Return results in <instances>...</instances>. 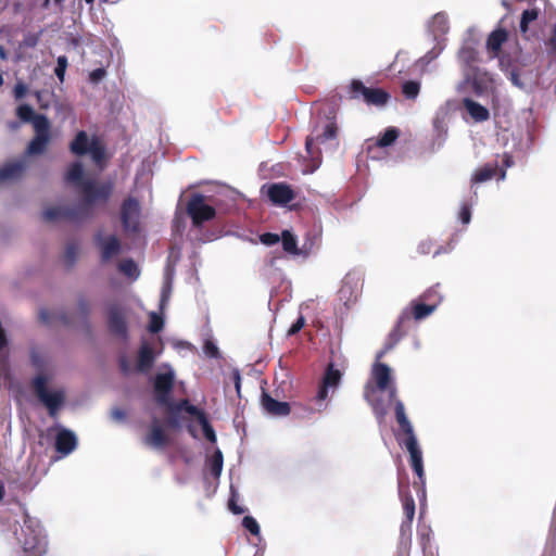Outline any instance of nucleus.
I'll use <instances>...</instances> for the list:
<instances>
[{
    "label": "nucleus",
    "mask_w": 556,
    "mask_h": 556,
    "mask_svg": "<svg viewBox=\"0 0 556 556\" xmlns=\"http://www.w3.org/2000/svg\"><path fill=\"white\" fill-rule=\"evenodd\" d=\"M155 362V354L152 348L143 342L138 352L137 370L139 372H148Z\"/></svg>",
    "instance_id": "22"
},
{
    "label": "nucleus",
    "mask_w": 556,
    "mask_h": 556,
    "mask_svg": "<svg viewBox=\"0 0 556 556\" xmlns=\"http://www.w3.org/2000/svg\"><path fill=\"white\" fill-rule=\"evenodd\" d=\"M440 285L437 283L435 286L429 288L420 295V301H425L426 303L433 304L434 309L438 307V305L442 301V295L439 292Z\"/></svg>",
    "instance_id": "34"
},
{
    "label": "nucleus",
    "mask_w": 556,
    "mask_h": 556,
    "mask_svg": "<svg viewBox=\"0 0 556 556\" xmlns=\"http://www.w3.org/2000/svg\"><path fill=\"white\" fill-rule=\"evenodd\" d=\"M118 269H119L121 273H123L125 276H127L129 278L136 279L139 276L138 266L135 263V261L131 260V258H127V260L122 261L118 264Z\"/></svg>",
    "instance_id": "36"
},
{
    "label": "nucleus",
    "mask_w": 556,
    "mask_h": 556,
    "mask_svg": "<svg viewBox=\"0 0 556 556\" xmlns=\"http://www.w3.org/2000/svg\"><path fill=\"white\" fill-rule=\"evenodd\" d=\"M34 132L35 135L25 150V153L29 156L43 154L52 139L51 124L47 116L37 118Z\"/></svg>",
    "instance_id": "5"
},
{
    "label": "nucleus",
    "mask_w": 556,
    "mask_h": 556,
    "mask_svg": "<svg viewBox=\"0 0 556 556\" xmlns=\"http://www.w3.org/2000/svg\"><path fill=\"white\" fill-rule=\"evenodd\" d=\"M119 369L124 375H127L129 372V363L126 356H122L119 358Z\"/></svg>",
    "instance_id": "63"
},
{
    "label": "nucleus",
    "mask_w": 556,
    "mask_h": 556,
    "mask_svg": "<svg viewBox=\"0 0 556 556\" xmlns=\"http://www.w3.org/2000/svg\"><path fill=\"white\" fill-rule=\"evenodd\" d=\"M341 379V371L334 368L332 363H329L325 369L319 389L313 399L316 407L295 405L294 414L300 418H311L314 414L324 412L327 408L326 400L329 389L339 387Z\"/></svg>",
    "instance_id": "2"
},
{
    "label": "nucleus",
    "mask_w": 556,
    "mask_h": 556,
    "mask_svg": "<svg viewBox=\"0 0 556 556\" xmlns=\"http://www.w3.org/2000/svg\"><path fill=\"white\" fill-rule=\"evenodd\" d=\"M418 541L422 547L431 546L432 544V530L429 526H421L418 528Z\"/></svg>",
    "instance_id": "43"
},
{
    "label": "nucleus",
    "mask_w": 556,
    "mask_h": 556,
    "mask_svg": "<svg viewBox=\"0 0 556 556\" xmlns=\"http://www.w3.org/2000/svg\"><path fill=\"white\" fill-rule=\"evenodd\" d=\"M91 142L89 141L86 131L80 130L76 134L74 140L70 144V150L75 155H85L90 149Z\"/></svg>",
    "instance_id": "28"
},
{
    "label": "nucleus",
    "mask_w": 556,
    "mask_h": 556,
    "mask_svg": "<svg viewBox=\"0 0 556 556\" xmlns=\"http://www.w3.org/2000/svg\"><path fill=\"white\" fill-rule=\"evenodd\" d=\"M497 162L488 163L482 167L478 168L471 177V184L477 185L491 180L497 173Z\"/></svg>",
    "instance_id": "27"
},
{
    "label": "nucleus",
    "mask_w": 556,
    "mask_h": 556,
    "mask_svg": "<svg viewBox=\"0 0 556 556\" xmlns=\"http://www.w3.org/2000/svg\"><path fill=\"white\" fill-rule=\"evenodd\" d=\"M267 195L269 200L278 205H285L293 201L295 193L292 188L285 182H276L268 187Z\"/></svg>",
    "instance_id": "15"
},
{
    "label": "nucleus",
    "mask_w": 556,
    "mask_h": 556,
    "mask_svg": "<svg viewBox=\"0 0 556 556\" xmlns=\"http://www.w3.org/2000/svg\"><path fill=\"white\" fill-rule=\"evenodd\" d=\"M163 326H164L163 318L160 315H157L156 313H151L149 326H148L149 331L151 333H157L163 329Z\"/></svg>",
    "instance_id": "46"
},
{
    "label": "nucleus",
    "mask_w": 556,
    "mask_h": 556,
    "mask_svg": "<svg viewBox=\"0 0 556 556\" xmlns=\"http://www.w3.org/2000/svg\"><path fill=\"white\" fill-rule=\"evenodd\" d=\"M24 538L21 539L23 551L27 556H41L45 553L46 544L39 531L33 529L27 521L22 527Z\"/></svg>",
    "instance_id": "10"
},
{
    "label": "nucleus",
    "mask_w": 556,
    "mask_h": 556,
    "mask_svg": "<svg viewBox=\"0 0 556 556\" xmlns=\"http://www.w3.org/2000/svg\"><path fill=\"white\" fill-rule=\"evenodd\" d=\"M305 325V318L303 315H300L299 318L291 325L288 329L287 334L289 337L296 334Z\"/></svg>",
    "instance_id": "54"
},
{
    "label": "nucleus",
    "mask_w": 556,
    "mask_h": 556,
    "mask_svg": "<svg viewBox=\"0 0 556 556\" xmlns=\"http://www.w3.org/2000/svg\"><path fill=\"white\" fill-rule=\"evenodd\" d=\"M410 321V316L407 312H403L393 329L388 334L383 348L378 352L377 358H382L388 352H390L407 333V324Z\"/></svg>",
    "instance_id": "11"
},
{
    "label": "nucleus",
    "mask_w": 556,
    "mask_h": 556,
    "mask_svg": "<svg viewBox=\"0 0 556 556\" xmlns=\"http://www.w3.org/2000/svg\"><path fill=\"white\" fill-rule=\"evenodd\" d=\"M547 46L553 52H556V25H554L551 30V35L547 40Z\"/></svg>",
    "instance_id": "61"
},
{
    "label": "nucleus",
    "mask_w": 556,
    "mask_h": 556,
    "mask_svg": "<svg viewBox=\"0 0 556 556\" xmlns=\"http://www.w3.org/2000/svg\"><path fill=\"white\" fill-rule=\"evenodd\" d=\"M43 33L45 29L41 28L37 33L25 34L22 40V46L25 48H35L39 43Z\"/></svg>",
    "instance_id": "42"
},
{
    "label": "nucleus",
    "mask_w": 556,
    "mask_h": 556,
    "mask_svg": "<svg viewBox=\"0 0 556 556\" xmlns=\"http://www.w3.org/2000/svg\"><path fill=\"white\" fill-rule=\"evenodd\" d=\"M88 152L90 153L91 159L97 164H100L104 160V156H105L104 149L96 140L91 141L90 149L88 150Z\"/></svg>",
    "instance_id": "45"
},
{
    "label": "nucleus",
    "mask_w": 556,
    "mask_h": 556,
    "mask_svg": "<svg viewBox=\"0 0 556 556\" xmlns=\"http://www.w3.org/2000/svg\"><path fill=\"white\" fill-rule=\"evenodd\" d=\"M458 59L462 63L463 71L469 67H477L479 53L472 46H464L458 52Z\"/></svg>",
    "instance_id": "25"
},
{
    "label": "nucleus",
    "mask_w": 556,
    "mask_h": 556,
    "mask_svg": "<svg viewBox=\"0 0 556 556\" xmlns=\"http://www.w3.org/2000/svg\"><path fill=\"white\" fill-rule=\"evenodd\" d=\"M39 318L46 325L60 323L62 325L68 326L72 323L68 314L65 311L50 312L49 309L42 308L39 312Z\"/></svg>",
    "instance_id": "24"
},
{
    "label": "nucleus",
    "mask_w": 556,
    "mask_h": 556,
    "mask_svg": "<svg viewBox=\"0 0 556 556\" xmlns=\"http://www.w3.org/2000/svg\"><path fill=\"white\" fill-rule=\"evenodd\" d=\"M412 525L413 520L404 519L400 527V542L408 547L412 545Z\"/></svg>",
    "instance_id": "37"
},
{
    "label": "nucleus",
    "mask_w": 556,
    "mask_h": 556,
    "mask_svg": "<svg viewBox=\"0 0 556 556\" xmlns=\"http://www.w3.org/2000/svg\"><path fill=\"white\" fill-rule=\"evenodd\" d=\"M459 218L463 224H468L471 219V210L468 205H463L459 212Z\"/></svg>",
    "instance_id": "57"
},
{
    "label": "nucleus",
    "mask_w": 556,
    "mask_h": 556,
    "mask_svg": "<svg viewBox=\"0 0 556 556\" xmlns=\"http://www.w3.org/2000/svg\"><path fill=\"white\" fill-rule=\"evenodd\" d=\"M108 327L112 334L127 339V324L123 311L117 304L110 305L108 309Z\"/></svg>",
    "instance_id": "13"
},
{
    "label": "nucleus",
    "mask_w": 556,
    "mask_h": 556,
    "mask_svg": "<svg viewBox=\"0 0 556 556\" xmlns=\"http://www.w3.org/2000/svg\"><path fill=\"white\" fill-rule=\"evenodd\" d=\"M199 424L201 425L202 427V430H203V433H204V437L212 443H215L216 442V434H215V431L213 429V427L210 425L205 414L204 415H201V417L198 419Z\"/></svg>",
    "instance_id": "44"
},
{
    "label": "nucleus",
    "mask_w": 556,
    "mask_h": 556,
    "mask_svg": "<svg viewBox=\"0 0 556 556\" xmlns=\"http://www.w3.org/2000/svg\"><path fill=\"white\" fill-rule=\"evenodd\" d=\"M338 135V126L334 121H328L323 125H316L312 131V136H308L305 140V149L311 157L319 155L320 151H314V144H323L328 140H334Z\"/></svg>",
    "instance_id": "6"
},
{
    "label": "nucleus",
    "mask_w": 556,
    "mask_h": 556,
    "mask_svg": "<svg viewBox=\"0 0 556 556\" xmlns=\"http://www.w3.org/2000/svg\"><path fill=\"white\" fill-rule=\"evenodd\" d=\"M242 526L253 535L260 534V526L255 518L245 516L242 520Z\"/></svg>",
    "instance_id": "49"
},
{
    "label": "nucleus",
    "mask_w": 556,
    "mask_h": 556,
    "mask_svg": "<svg viewBox=\"0 0 556 556\" xmlns=\"http://www.w3.org/2000/svg\"><path fill=\"white\" fill-rule=\"evenodd\" d=\"M98 244L101 250V260L103 263L109 262L112 257L118 255L122 251L121 241L114 235H111L104 239L99 237Z\"/></svg>",
    "instance_id": "18"
},
{
    "label": "nucleus",
    "mask_w": 556,
    "mask_h": 556,
    "mask_svg": "<svg viewBox=\"0 0 556 556\" xmlns=\"http://www.w3.org/2000/svg\"><path fill=\"white\" fill-rule=\"evenodd\" d=\"M372 410L376 417L379 419V421H382L387 414L384 407L379 403H375L372 404Z\"/></svg>",
    "instance_id": "60"
},
{
    "label": "nucleus",
    "mask_w": 556,
    "mask_h": 556,
    "mask_svg": "<svg viewBox=\"0 0 556 556\" xmlns=\"http://www.w3.org/2000/svg\"><path fill=\"white\" fill-rule=\"evenodd\" d=\"M54 446L58 453L66 456L77 447V438L73 431L62 428L55 437Z\"/></svg>",
    "instance_id": "16"
},
{
    "label": "nucleus",
    "mask_w": 556,
    "mask_h": 556,
    "mask_svg": "<svg viewBox=\"0 0 556 556\" xmlns=\"http://www.w3.org/2000/svg\"><path fill=\"white\" fill-rule=\"evenodd\" d=\"M281 242H282V248H283L285 252H287L289 254H293V255L300 254L299 249H298L296 239L291 233V231L283 230L281 232Z\"/></svg>",
    "instance_id": "33"
},
{
    "label": "nucleus",
    "mask_w": 556,
    "mask_h": 556,
    "mask_svg": "<svg viewBox=\"0 0 556 556\" xmlns=\"http://www.w3.org/2000/svg\"><path fill=\"white\" fill-rule=\"evenodd\" d=\"M539 16V10L538 9H528L525 10L521 14L520 18V33L527 37V33L529 29V24L533 21H535Z\"/></svg>",
    "instance_id": "35"
},
{
    "label": "nucleus",
    "mask_w": 556,
    "mask_h": 556,
    "mask_svg": "<svg viewBox=\"0 0 556 556\" xmlns=\"http://www.w3.org/2000/svg\"><path fill=\"white\" fill-rule=\"evenodd\" d=\"M231 378H232L236 391H237L238 395H240V390H241V375H240V371L238 369H233L232 372H231Z\"/></svg>",
    "instance_id": "58"
},
{
    "label": "nucleus",
    "mask_w": 556,
    "mask_h": 556,
    "mask_svg": "<svg viewBox=\"0 0 556 556\" xmlns=\"http://www.w3.org/2000/svg\"><path fill=\"white\" fill-rule=\"evenodd\" d=\"M402 504L405 519L414 520L416 506L413 496L410 494H405L402 497Z\"/></svg>",
    "instance_id": "41"
},
{
    "label": "nucleus",
    "mask_w": 556,
    "mask_h": 556,
    "mask_svg": "<svg viewBox=\"0 0 556 556\" xmlns=\"http://www.w3.org/2000/svg\"><path fill=\"white\" fill-rule=\"evenodd\" d=\"M508 39V33L504 28L493 30L486 39V49L493 56H497L502 51L503 45Z\"/></svg>",
    "instance_id": "21"
},
{
    "label": "nucleus",
    "mask_w": 556,
    "mask_h": 556,
    "mask_svg": "<svg viewBox=\"0 0 556 556\" xmlns=\"http://www.w3.org/2000/svg\"><path fill=\"white\" fill-rule=\"evenodd\" d=\"M106 75V71L103 67L96 68L89 73V81L92 84L100 83Z\"/></svg>",
    "instance_id": "55"
},
{
    "label": "nucleus",
    "mask_w": 556,
    "mask_h": 556,
    "mask_svg": "<svg viewBox=\"0 0 556 556\" xmlns=\"http://www.w3.org/2000/svg\"><path fill=\"white\" fill-rule=\"evenodd\" d=\"M168 442V435L155 419L151 426L150 432L144 438V443L153 447H164Z\"/></svg>",
    "instance_id": "19"
},
{
    "label": "nucleus",
    "mask_w": 556,
    "mask_h": 556,
    "mask_svg": "<svg viewBox=\"0 0 556 556\" xmlns=\"http://www.w3.org/2000/svg\"><path fill=\"white\" fill-rule=\"evenodd\" d=\"M205 198L201 193L191 197L187 204V213L192 219L195 227H200L203 223L212 220L216 216V210L205 204Z\"/></svg>",
    "instance_id": "7"
},
{
    "label": "nucleus",
    "mask_w": 556,
    "mask_h": 556,
    "mask_svg": "<svg viewBox=\"0 0 556 556\" xmlns=\"http://www.w3.org/2000/svg\"><path fill=\"white\" fill-rule=\"evenodd\" d=\"M67 65H68L67 58L65 55H60L56 60V66L54 68V73L61 83L64 80Z\"/></svg>",
    "instance_id": "47"
},
{
    "label": "nucleus",
    "mask_w": 556,
    "mask_h": 556,
    "mask_svg": "<svg viewBox=\"0 0 556 556\" xmlns=\"http://www.w3.org/2000/svg\"><path fill=\"white\" fill-rule=\"evenodd\" d=\"M166 407L170 410L172 414H176L180 410H185L191 416H194L197 419L201 417V415H204V412L199 409L197 406L190 404L188 400H180L177 403H173L170 401V405H166Z\"/></svg>",
    "instance_id": "30"
},
{
    "label": "nucleus",
    "mask_w": 556,
    "mask_h": 556,
    "mask_svg": "<svg viewBox=\"0 0 556 556\" xmlns=\"http://www.w3.org/2000/svg\"><path fill=\"white\" fill-rule=\"evenodd\" d=\"M463 105L476 122H485L490 118L489 110L470 98H465L463 100Z\"/></svg>",
    "instance_id": "23"
},
{
    "label": "nucleus",
    "mask_w": 556,
    "mask_h": 556,
    "mask_svg": "<svg viewBox=\"0 0 556 556\" xmlns=\"http://www.w3.org/2000/svg\"><path fill=\"white\" fill-rule=\"evenodd\" d=\"M64 181L72 185L80 195V201L72 206L59 205L46 208L42 212V219L48 223L59 220L80 224L91 219L96 208L105 206L114 190L112 180L99 181L94 178L85 177L84 167L80 162H73L67 167Z\"/></svg>",
    "instance_id": "1"
},
{
    "label": "nucleus",
    "mask_w": 556,
    "mask_h": 556,
    "mask_svg": "<svg viewBox=\"0 0 556 556\" xmlns=\"http://www.w3.org/2000/svg\"><path fill=\"white\" fill-rule=\"evenodd\" d=\"M420 91V84L415 80H407L402 85V93L405 98L415 100Z\"/></svg>",
    "instance_id": "39"
},
{
    "label": "nucleus",
    "mask_w": 556,
    "mask_h": 556,
    "mask_svg": "<svg viewBox=\"0 0 556 556\" xmlns=\"http://www.w3.org/2000/svg\"><path fill=\"white\" fill-rule=\"evenodd\" d=\"M26 168L24 161H14L4 164L0 167V182L15 180L23 176Z\"/></svg>",
    "instance_id": "20"
},
{
    "label": "nucleus",
    "mask_w": 556,
    "mask_h": 556,
    "mask_svg": "<svg viewBox=\"0 0 556 556\" xmlns=\"http://www.w3.org/2000/svg\"><path fill=\"white\" fill-rule=\"evenodd\" d=\"M111 416L116 421H124L126 419V412L122 408L114 407L111 412Z\"/></svg>",
    "instance_id": "59"
},
{
    "label": "nucleus",
    "mask_w": 556,
    "mask_h": 556,
    "mask_svg": "<svg viewBox=\"0 0 556 556\" xmlns=\"http://www.w3.org/2000/svg\"><path fill=\"white\" fill-rule=\"evenodd\" d=\"M394 414L396 422L400 427V432L403 434V439H399L400 444H403L409 453V464L412 467L424 466L422 452L418 445L417 438L414 432V428L406 416L405 407L402 401H394Z\"/></svg>",
    "instance_id": "3"
},
{
    "label": "nucleus",
    "mask_w": 556,
    "mask_h": 556,
    "mask_svg": "<svg viewBox=\"0 0 556 556\" xmlns=\"http://www.w3.org/2000/svg\"><path fill=\"white\" fill-rule=\"evenodd\" d=\"M400 136V130L396 127H389L384 132L378 137L376 146L386 148L393 144Z\"/></svg>",
    "instance_id": "32"
},
{
    "label": "nucleus",
    "mask_w": 556,
    "mask_h": 556,
    "mask_svg": "<svg viewBox=\"0 0 556 556\" xmlns=\"http://www.w3.org/2000/svg\"><path fill=\"white\" fill-rule=\"evenodd\" d=\"M372 377L376 386L380 391L389 390L390 400L393 401L396 396V389L391 383V370L387 364L376 363L372 366Z\"/></svg>",
    "instance_id": "14"
},
{
    "label": "nucleus",
    "mask_w": 556,
    "mask_h": 556,
    "mask_svg": "<svg viewBox=\"0 0 556 556\" xmlns=\"http://www.w3.org/2000/svg\"><path fill=\"white\" fill-rule=\"evenodd\" d=\"M424 556H438V549L434 545L422 547Z\"/></svg>",
    "instance_id": "64"
},
{
    "label": "nucleus",
    "mask_w": 556,
    "mask_h": 556,
    "mask_svg": "<svg viewBox=\"0 0 556 556\" xmlns=\"http://www.w3.org/2000/svg\"><path fill=\"white\" fill-rule=\"evenodd\" d=\"M261 403L264 410L273 416H287L291 413V406L288 402L277 401L265 391L262 392Z\"/></svg>",
    "instance_id": "17"
},
{
    "label": "nucleus",
    "mask_w": 556,
    "mask_h": 556,
    "mask_svg": "<svg viewBox=\"0 0 556 556\" xmlns=\"http://www.w3.org/2000/svg\"><path fill=\"white\" fill-rule=\"evenodd\" d=\"M77 308L80 313V315L86 319L90 314V303L89 301L84 296L80 295L77 300Z\"/></svg>",
    "instance_id": "51"
},
{
    "label": "nucleus",
    "mask_w": 556,
    "mask_h": 556,
    "mask_svg": "<svg viewBox=\"0 0 556 556\" xmlns=\"http://www.w3.org/2000/svg\"><path fill=\"white\" fill-rule=\"evenodd\" d=\"M412 469L418 477V481L414 482V488L420 490L422 492V495H425L426 477H425L424 466L412 467Z\"/></svg>",
    "instance_id": "48"
},
{
    "label": "nucleus",
    "mask_w": 556,
    "mask_h": 556,
    "mask_svg": "<svg viewBox=\"0 0 556 556\" xmlns=\"http://www.w3.org/2000/svg\"><path fill=\"white\" fill-rule=\"evenodd\" d=\"M434 311V305L426 303L425 301H413L410 303V311H405L409 314L410 319L421 320L429 316Z\"/></svg>",
    "instance_id": "29"
},
{
    "label": "nucleus",
    "mask_w": 556,
    "mask_h": 556,
    "mask_svg": "<svg viewBox=\"0 0 556 556\" xmlns=\"http://www.w3.org/2000/svg\"><path fill=\"white\" fill-rule=\"evenodd\" d=\"M260 240L265 245H274L280 241V237L277 233L265 232L260 236Z\"/></svg>",
    "instance_id": "53"
},
{
    "label": "nucleus",
    "mask_w": 556,
    "mask_h": 556,
    "mask_svg": "<svg viewBox=\"0 0 556 556\" xmlns=\"http://www.w3.org/2000/svg\"><path fill=\"white\" fill-rule=\"evenodd\" d=\"M78 254V245L75 242H71L66 245L65 249V260L70 266H72Z\"/></svg>",
    "instance_id": "50"
},
{
    "label": "nucleus",
    "mask_w": 556,
    "mask_h": 556,
    "mask_svg": "<svg viewBox=\"0 0 556 556\" xmlns=\"http://www.w3.org/2000/svg\"><path fill=\"white\" fill-rule=\"evenodd\" d=\"M140 203L136 198H126L121 205V222L125 230L139 229Z\"/></svg>",
    "instance_id": "9"
},
{
    "label": "nucleus",
    "mask_w": 556,
    "mask_h": 556,
    "mask_svg": "<svg viewBox=\"0 0 556 556\" xmlns=\"http://www.w3.org/2000/svg\"><path fill=\"white\" fill-rule=\"evenodd\" d=\"M463 75L465 83L471 86L477 96H481L488 91L492 84V78L489 73L481 70L479 66L464 70Z\"/></svg>",
    "instance_id": "12"
},
{
    "label": "nucleus",
    "mask_w": 556,
    "mask_h": 556,
    "mask_svg": "<svg viewBox=\"0 0 556 556\" xmlns=\"http://www.w3.org/2000/svg\"><path fill=\"white\" fill-rule=\"evenodd\" d=\"M175 375L172 370L157 374L153 380L155 401L161 406L170 405Z\"/></svg>",
    "instance_id": "8"
},
{
    "label": "nucleus",
    "mask_w": 556,
    "mask_h": 556,
    "mask_svg": "<svg viewBox=\"0 0 556 556\" xmlns=\"http://www.w3.org/2000/svg\"><path fill=\"white\" fill-rule=\"evenodd\" d=\"M203 351L204 353L210 356V357H213V358H217L219 356V350L218 348L216 346V344L211 341V340H206L204 342V345H203Z\"/></svg>",
    "instance_id": "52"
},
{
    "label": "nucleus",
    "mask_w": 556,
    "mask_h": 556,
    "mask_svg": "<svg viewBox=\"0 0 556 556\" xmlns=\"http://www.w3.org/2000/svg\"><path fill=\"white\" fill-rule=\"evenodd\" d=\"M431 248H432V242L427 240V241H422L420 242V244L418 245V250L420 253H424V254H428L431 252Z\"/></svg>",
    "instance_id": "62"
},
{
    "label": "nucleus",
    "mask_w": 556,
    "mask_h": 556,
    "mask_svg": "<svg viewBox=\"0 0 556 556\" xmlns=\"http://www.w3.org/2000/svg\"><path fill=\"white\" fill-rule=\"evenodd\" d=\"M210 470L214 477H219L223 470V454L219 450L215 451L210 460Z\"/></svg>",
    "instance_id": "40"
},
{
    "label": "nucleus",
    "mask_w": 556,
    "mask_h": 556,
    "mask_svg": "<svg viewBox=\"0 0 556 556\" xmlns=\"http://www.w3.org/2000/svg\"><path fill=\"white\" fill-rule=\"evenodd\" d=\"M367 88L362 80L353 79L349 87V96L351 99L363 100Z\"/></svg>",
    "instance_id": "38"
},
{
    "label": "nucleus",
    "mask_w": 556,
    "mask_h": 556,
    "mask_svg": "<svg viewBox=\"0 0 556 556\" xmlns=\"http://www.w3.org/2000/svg\"><path fill=\"white\" fill-rule=\"evenodd\" d=\"M27 86L24 83H17L13 90L15 99L20 100L24 98L27 93Z\"/></svg>",
    "instance_id": "56"
},
{
    "label": "nucleus",
    "mask_w": 556,
    "mask_h": 556,
    "mask_svg": "<svg viewBox=\"0 0 556 556\" xmlns=\"http://www.w3.org/2000/svg\"><path fill=\"white\" fill-rule=\"evenodd\" d=\"M390 99V94L381 88H367L363 101L368 105L381 106Z\"/></svg>",
    "instance_id": "26"
},
{
    "label": "nucleus",
    "mask_w": 556,
    "mask_h": 556,
    "mask_svg": "<svg viewBox=\"0 0 556 556\" xmlns=\"http://www.w3.org/2000/svg\"><path fill=\"white\" fill-rule=\"evenodd\" d=\"M48 377L46 375H37L31 380V388L38 400L48 409L49 416L55 418L65 402V393L63 390L49 391L47 388Z\"/></svg>",
    "instance_id": "4"
},
{
    "label": "nucleus",
    "mask_w": 556,
    "mask_h": 556,
    "mask_svg": "<svg viewBox=\"0 0 556 556\" xmlns=\"http://www.w3.org/2000/svg\"><path fill=\"white\" fill-rule=\"evenodd\" d=\"M17 117L24 123H31L33 128H35V123L39 116H45L43 114H36L33 108L28 104H21L16 109Z\"/></svg>",
    "instance_id": "31"
}]
</instances>
